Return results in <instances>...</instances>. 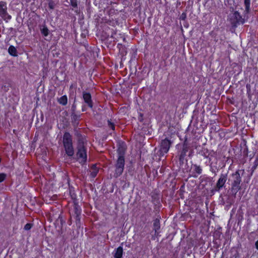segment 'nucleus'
Masks as SVG:
<instances>
[{
	"label": "nucleus",
	"instance_id": "nucleus-18",
	"mask_svg": "<svg viewBox=\"0 0 258 258\" xmlns=\"http://www.w3.org/2000/svg\"><path fill=\"white\" fill-rule=\"evenodd\" d=\"M98 170L96 167V166H93V167L92 168V171L91 172V176L93 178H94L96 176V175H97V174L98 173Z\"/></svg>",
	"mask_w": 258,
	"mask_h": 258
},
{
	"label": "nucleus",
	"instance_id": "nucleus-20",
	"mask_svg": "<svg viewBox=\"0 0 258 258\" xmlns=\"http://www.w3.org/2000/svg\"><path fill=\"white\" fill-rule=\"evenodd\" d=\"M71 5L73 7H76L77 6V0H70Z\"/></svg>",
	"mask_w": 258,
	"mask_h": 258
},
{
	"label": "nucleus",
	"instance_id": "nucleus-24",
	"mask_svg": "<svg viewBox=\"0 0 258 258\" xmlns=\"http://www.w3.org/2000/svg\"><path fill=\"white\" fill-rule=\"evenodd\" d=\"M49 7L51 9H53V6L52 4H51V3L49 4Z\"/></svg>",
	"mask_w": 258,
	"mask_h": 258
},
{
	"label": "nucleus",
	"instance_id": "nucleus-17",
	"mask_svg": "<svg viewBox=\"0 0 258 258\" xmlns=\"http://www.w3.org/2000/svg\"><path fill=\"white\" fill-rule=\"evenodd\" d=\"M193 169L198 174H200L202 173V169L199 166L194 165L193 166Z\"/></svg>",
	"mask_w": 258,
	"mask_h": 258
},
{
	"label": "nucleus",
	"instance_id": "nucleus-1",
	"mask_svg": "<svg viewBox=\"0 0 258 258\" xmlns=\"http://www.w3.org/2000/svg\"><path fill=\"white\" fill-rule=\"evenodd\" d=\"M124 152L125 149L123 147H119L117 150L118 158L115 164V169L116 177L120 176L123 172L124 167Z\"/></svg>",
	"mask_w": 258,
	"mask_h": 258
},
{
	"label": "nucleus",
	"instance_id": "nucleus-10",
	"mask_svg": "<svg viewBox=\"0 0 258 258\" xmlns=\"http://www.w3.org/2000/svg\"><path fill=\"white\" fill-rule=\"evenodd\" d=\"M153 227L154 230L155 231V234L158 236L159 233V230L160 228V222L159 220L156 219L155 220H154L153 223Z\"/></svg>",
	"mask_w": 258,
	"mask_h": 258
},
{
	"label": "nucleus",
	"instance_id": "nucleus-21",
	"mask_svg": "<svg viewBox=\"0 0 258 258\" xmlns=\"http://www.w3.org/2000/svg\"><path fill=\"white\" fill-rule=\"evenodd\" d=\"M6 177V175L4 173H0V182L3 181Z\"/></svg>",
	"mask_w": 258,
	"mask_h": 258
},
{
	"label": "nucleus",
	"instance_id": "nucleus-3",
	"mask_svg": "<svg viewBox=\"0 0 258 258\" xmlns=\"http://www.w3.org/2000/svg\"><path fill=\"white\" fill-rule=\"evenodd\" d=\"M170 144L171 143L170 141L166 139L162 141L160 144V149L158 151L160 156H163L168 152Z\"/></svg>",
	"mask_w": 258,
	"mask_h": 258
},
{
	"label": "nucleus",
	"instance_id": "nucleus-22",
	"mask_svg": "<svg viewBox=\"0 0 258 258\" xmlns=\"http://www.w3.org/2000/svg\"><path fill=\"white\" fill-rule=\"evenodd\" d=\"M32 225L31 224H27L24 226V229L26 230H29L31 228Z\"/></svg>",
	"mask_w": 258,
	"mask_h": 258
},
{
	"label": "nucleus",
	"instance_id": "nucleus-19",
	"mask_svg": "<svg viewBox=\"0 0 258 258\" xmlns=\"http://www.w3.org/2000/svg\"><path fill=\"white\" fill-rule=\"evenodd\" d=\"M233 16L236 19V22H239L240 21L241 17L238 12H235L233 14Z\"/></svg>",
	"mask_w": 258,
	"mask_h": 258
},
{
	"label": "nucleus",
	"instance_id": "nucleus-12",
	"mask_svg": "<svg viewBox=\"0 0 258 258\" xmlns=\"http://www.w3.org/2000/svg\"><path fill=\"white\" fill-rule=\"evenodd\" d=\"M67 154L69 156H72L74 154V151L72 145L64 146Z\"/></svg>",
	"mask_w": 258,
	"mask_h": 258
},
{
	"label": "nucleus",
	"instance_id": "nucleus-16",
	"mask_svg": "<svg viewBox=\"0 0 258 258\" xmlns=\"http://www.w3.org/2000/svg\"><path fill=\"white\" fill-rule=\"evenodd\" d=\"M250 0H244V5L245 7V11L248 13L250 10Z\"/></svg>",
	"mask_w": 258,
	"mask_h": 258
},
{
	"label": "nucleus",
	"instance_id": "nucleus-7",
	"mask_svg": "<svg viewBox=\"0 0 258 258\" xmlns=\"http://www.w3.org/2000/svg\"><path fill=\"white\" fill-rule=\"evenodd\" d=\"M63 146H69L72 145V137L68 133H65L63 136Z\"/></svg>",
	"mask_w": 258,
	"mask_h": 258
},
{
	"label": "nucleus",
	"instance_id": "nucleus-4",
	"mask_svg": "<svg viewBox=\"0 0 258 258\" xmlns=\"http://www.w3.org/2000/svg\"><path fill=\"white\" fill-rule=\"evenodd\" d=\"M7 5L6 2H0V16L5 20H10L11 16L7 12Z\"/></svg>",
	"mask_w": 258,
	"mask_h": 258
},
{
	"label": "nucleus",
	"instance_id": "nucleus-15",
	"mask_svg": "<svg viewBox=\"0 0 258 258\" xmlns=\"http://www.w3.org/2000/svg\"><path fill=\"white\" fill-rule=\"evenodd\" d=\"M9 53L13 56L17 55V50L13 46H10L9 48Z\"/></svg>",
	"mask_w": 258,
	"mask_h": 258
},
{
	"label": "nucleus",
	"instance_id": "nucleus-5",
	"mask_svg": "<svg viewBox=\"0 0 258 258\" xmlns=\"http://www.w3.org/2000/svg\"><path fill=\"white\" fill-rule=\"evenodd\" d=\"M227 180V174H222L220 175V178H219L217 182V187L219 189L222 188L225 184Z\"/></svg>",
	"mask_w": 258,
	"mask_h": 258
},
{
	"label": "nucleus",
	"instance_id": "nucleus-11",
	"mask_svg": "<svg viewBox=\"0 0 258 258\" xmlns=\"http://www.w3.org/2000/svg\"><path fill=\"white\" fill-rule=\"evenodd\" d=\"M123 253V248L121 246H119L114 251V256L115 258H121Z\"/></svg>",
	"mask_w": 258,
	"mask_h": 258
},
{
	"label": "nucleus",
	"instance_id": "nucleus-6",
	"mask_svg": "<svg viewBox=\"0 0 258 258\" xmlns=\"http://www.w3.org/2000/svg\"><path fill=\"white\" fill-rule=\"evenodd\" d=\"M231 183L240 184L241 178L239 171H237L234 173H233L231 175Z\"/></svg>",
	"mask_w": 258,
	"mask_h": 258
},
{
	"label": "nucleus",
	"instance_id": "nucleus-25",
	"mask_svg": "<svg viewBox=\"0 0 258 258\" xmlns=\"http://www.w3.org/2000/svg\"><path fill=\"white\" fill-rule=\"evenodd\" d=\"M255 247L257 249H258V240L255 242Z\"/></svg>",
	"mask_w": 258,
	"mask_h": 258
},
{
	"label": "nucleus",
	"instance_id": "nucleus-9",
	"mask_svg": "<svg viewBox=\"0 0 258 258\" xmlns=\"http://www.w3.org/2000/svg\"><path fill=\"white\" fill-rule=\"evenodd\" d=\"M240 189V184L231 183V191L234 196H235Z\"/></svg>",
	"mask_w": 258,
	"mask_h": 258
},
{
	"label": "nucleus",
	"instance_id": "nucleus-13",
	"mask_svg": "<svg viewBox=\"0 0 258 258\" xmlns=\"http://www.w3.org/2000/svg\"><path fill=\"white\" fill-rule=\"evenodd\" d=\"M58 102L59 104L66 105L68 103L67 97L66 95L62 96L58 99Z\"/></svg>",
	"mask_w": 258,
	"mask_h": 258
},
{
	"label": "nucleus",
	"instance_id": "nucleus-2",
	"mask_svg": "<svg viewBox=\"0 0 258 258\" xmlns=\"http://www.w3.org/2000/svg\"><path fill=\"white\" fill-rule=\"evenodd\" d=\"M77 158L80 163H84L87 159V153L86 149L83 144H79L78 147Z\"/></svg>",
	"mask_w": 258,
	"mask_h": 258
},
{
	"label": "nucleus",
	"instance_id": "nucleus-14",
	"mask_svg": "<svg viewBox=\"0 0 258 258\" xmlns=\"http://www.w3.org/2000/svg\"><path fill=\"white\" fill-rule=\"evenodd\" d=\"M40 31L42 34L44 36H47L49 34V30L47 27L45 25L42 26V28L40 29Z\"/></svg>",
	"mask_w": 258,
	"mask_h": 258
},
{
	"label": "nucleus",
	"instance_id": "nucleus-23",
	"mask_svg": "<svg viewBox=\"0 0 258 258\" xmlns=\"http://www.w3.org/2000/svg\"><path fill=\"white\" fill-rule=\"evenodd\" d=\"M108 126L111 127L112 130H114V126L112 123H111L110 121H108Z\"/></svg>",
	"mask_w": 258,
	"mask_h": 258
},
{
	"label": "nucleus",
	"instance_id": "nucleus-8",
	"mask_svg": "<svg viewBox=\"0 0 258 258\" xmlns=\"http://www.w3.org/2000/svg\"><path fill=\"white\" fill-rule=\"evenodd\" d=\"M83 98L85 102L90 107H92V104L91 101V96L90 93L84 92L83 93Z\"/></svg>",
	"mask_w": 258,
	"mask_h": 258
}]
</instances>
